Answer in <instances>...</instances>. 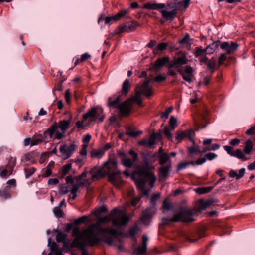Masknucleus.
<instances>
[{
    "mask_svg": "<svg viewBox=\"0 0 255 255\" xmlns=\"http://www.w3.org/2000/svg\"><path fill=\"white\" fill-rule=\"evenodd\" d=\"M110 217L100 218L99 222L91 225L82 232L79 227L74 228L72 232L74 239L71 247L83 250L86 246H93L101 241L109 245H113L115 236L118 234L117 231L113 228H102L100 226V223L108 222L111 220Z\"/></svg>",
    "mask_w": 255,
    "mask_h": 255,
    "instance_id": "obj_1",
    "label": "nucleus"
},
{
    "mask_svg": "<svg viewBox=\"0 0 255 255\" xmlns=\"http://www.w3.org/2000/svg\"><path fill=\"white\" fill-rule=\"evenodd\" d=\"M180 3L176 2H170L166 5L164 3L149 2L143 5L144 8L159 11L163 19L167 21H172L175 18L178 10L180 9Z\"/></svg>",
    "mask_w": 255,
    "mask_h": 255,
    "instance_id": "obj_2",
    "label": "nucleus"
},
{
    "mask_svg": "<svg viewBox=\"0 0 255 255\" xmlns=\"http://www.w3.org/2000/svg\"><path fill=\"white\" fill-rule=\"evenodd\" d=\"M145 164V167H139L138 171L133 173L131 176L137 186L141 190L144 189L147 181H149L151 187L153 188L154 182L156 180V177L154 172L148 167V163H146Z\"/></svg>",
    "mask_w": 255,
    "mask_h": 255,
    "instance_id": "obj_3",
    "label": "nucleus"
},
{
    "mask_svg": "<svg viewBox=\"0 0 255 255\" xmlns=\"http://www.w3.org/2000/svg\"><path fill=\"white\" fill-rule=\"evenodd\" d=\"M118 162L115 159H110L106 162L102 168L95 167L88 172L90 178L88 182H93L96 180L102 178L106 175L119 171Z\"/></svg>",
    "mask_w": 255,
    "mask_h": 255,
    "instance_id": "obj_4",
    "label": "nucleus"
},
{
    "mask_svg": "<svg viewBox=\"0 0 255 255\" xmlns=\"http://www.w3.org/2000/svg\"><path fill=\"white\" fill-rule=\"evenodd\" d=\"M89 178L88 172H84L80 176L74 178L68 176L65 179L66 184L60 187V192L62 195L65 194L69 192H72L75 188L78 190L80 186H87L92 183L88 182Z\"/></svg>",
    "mask_w": 255,
    "mask_h": 255,
    "instance_id": "obj_5",
    "label": "nucleus"
},
{
    "mask_svg": "<svg viewBox=\"0 0 255 255\" xmlns=\"http://www.w3.org/2000/svg\"><path fill=\"white\" fill-rule=\"evenodd\" d=\"M151 81V79L145 81L142 84H138L135 89L134 95L131 97V99L139 106H141L142 103V95L149 98L153 93L152 88L149 86V83Z\"/></svg>",
    "mask_w": 255,
    "mask_h": 255,
    "instance_id": "obj_6",
    "label": "nucleus"
},
{
    "mask_svg": "<svg viewBox=\"0 0 255 255\" xmlns=\"http://www.w3.org/2000/svg\"><path fill=\"white\" fill-rule=\"evenodd\" d=\"M113 225L119 227L127 224L129 221L130 217L126 215L125 212L122 210L114 209L110 215Z\"/></svg>",
    "mask_w": 255,
    "mask_h": 255,
    "instance_id": "obj_7",
    "label": "nucleus"
},
{
    "mask_svg": "<svg viewBox=\"0 0 255 255\" xmlns=\"http://www.w3.org/2000/svg\"><path fill=\"white\" fill-rule=\"evenodd\" d=\"M78 145L73 142L70 144H63L59 147V152L61 153V157L64 160L70 158L73 153L76 150Z\"/></svg>",
    "mask_w": 255,
    "mask_h": 255,
    "instance_id": "obj_8",
    "label": "nucleus"
},
{
    "mask_svg": "<svg viewBox=\"0 0 255 255\" xmlns=\"http://www.w3.org/2000/svg\"><path fill=\"white\" fill-rule=\"evenodd\" d=\"M194 214L190 211L184 212L176 214L170 220L173 222L182 221L185 222H192L194 220Z\"/></svg>",
    "mask_w": 255,
    "mask_h": 255,
    "instance_id": "obj_9",
    "label": "nucleus"
},
{
    "mask_svg": "<svg viewBox=\"0 0 255 255\" xmlns=\"http://www.w3.org/2000/svg\"><path fill=\"white\" fill-rule=\"evenodd\" d=\"M103 109L100 107L93 108L83 115L84 121H88L90 122L95 121L98 116L102 114Z\"/></svg>",
    "mask_w": 255,
    "mask_h": 255,
    "instance_id": "obj_10",
    "label": "nucleus"
},
{
    "mask_svg": "<svg viewBox=\"0 0 255 255\" xmlns=\"http://www.w3.org/2000/svg\"><path fill=\"white\" fill-rule=\"evenodd\" d=\"M59 129L55 123L44 133V135L48 134L50 138H52L55 133V138L61 139L64 137L65 132Z\"/></svg>",
    "mask_w": 255,
    "mask_h": 255,
    "instance_id": "obj_11",
    "label": "nucleus"
},
{
    "mask_svg": "<svg viewBox=\"0 0 255 255\" xmlns=\"http://www.w3.org/2000/svg\"><path fill=\"white\" fill-rule=\"evenodd\" d=\"M133 103H135L131 99V97L125 101V102L120 104L118 105V108L120 113L122 115L127 116L129 114L131 109V106Z\"/></svg>",
    "mask_w": 255,
    "mask_h": 255,
    "instance_id": "obj_12",
    "label": "nucleus"
},
{
    "mask_svg": "<svg viewBox=\"0 0 255 255\" xmlns=\"http://www.w3.org/2000/svg\"><path fill=\"white\" fill-rule=\"evenodd\" d=\"M178 72L181 75L183 79L189 83L192 82L193 77L194 69L189 66L185 67V70H179Z\"/></svg>",
    "mask_w": 255,
    "mask_h": 255,
    "instance_id": "obj_13",
    "label": "nucleus"
},
{
    "mask_svg": "<svg viewBox=\"0 0 255 255\" xmlns=\"http://www.w3.org/2000/svg\"><path fill=\"white\" fill-rule=\"evenodd\" d=\"M108 179L110 182L117 187L120 186L123 182L120 171L110 174L108 176Z\"/></svg>",
    "mask_w": 255,
    "mask_h": 255,
    "instance_id": "obj_14",
    "label": "nucleus"
},
{
    "mask_svg": "<svg viewBox=\"0 0 255 255\" xmlns=\"http://www.w3.org/2000/svg\"><path fill=\"white\" fill-rule=\"evenodd\" d=\"M219 43L220 44L221 48L223 50H225L228 54L234 52L238 47V45L236 43L233 42H220Z\"/></svg>",
    "mask_w": 255,
    "mask_h": 255,
    "instance_id": "obj_15",
    "label": "nucleus"
},
{
    "mask_svg": "<svg viewBox=\"0 0 255 255\" xmlns=\"http://www.w3.org/2000/svg\"><path fill=\"white\" fill-rule=\"evenodd\" d=\"M188 61V59L187 58L185 55H183L177 58H175L173 61L170 63L169 67L170 68H177L181 65L187 64Z\"/></svg>",
    "mask_w": 255,
    "mask_h": 255,
    "instance_id": "obj_16",
    "label": "nucleus"
},
{
    "mask_svg": "<svg viewBox=\"0 0 255 255\" xmlns=\"http://www.w3.org/2000/svg\"><path fill=\"white\" fill-rule=\"evenodd\" d=\"M156 209L153 207L152 208L147 209L144 214L142 216L141 220L145 225H148L151 220L152 215L155 214Z\"/></svg>",
    "mask_w": 255,
    "mask_h": 255,
    "instance_id": "obj_17",
    "label": "nucleus"
},
{
    "mask_svg": "<svg viewBox=\"0 0 255 255\" xmlns=\"http://www.w3.org/2000/svg\"><path fill=\"white\" fill-rule=\"evenodd\" d=\"M142 239L143 242L142 246H139L136 248L134 251V254L137 255H142L145 253L147 248V241L149 238L147 235H143Z\"/></svg>",
    "mask_w": 255,
    "mask_h": 255,
    "instance_id": "obj_18",
    "label": "nucleus"
},
{
    "mask_svg": "<svg viewBox=\"0 0 255 255\" xmlns=\"http://www.w3.org/2000/svg\"><path fill=\"white\" fill-rule=\"evenodd\" d=\"M67 235L61 232H58L56 237V240L57 242H61L64 244V248H66L71 247L72 242L69 245L70 241L67 239Z\"/></svg>",
    "mask_w": 255,
    "mask_h": 255,
    "instance_id": "obj_19",
    "label": "nucleus"
},
{
    "mask_svg": "<svg viewBox=\"0 0 255 255\" xmlns=\"http://www.w3.org/2000/svg\"><path fill=\"white\" fill-rule=\"evenodd\" d=\"M139 26V24L136 21L128 22L122 27V31L130 32L134 31Z\"/></svg>",
    "mask_w": 255,
    "mask_h": 255,
    "instance_id": "obj_20",
    "label": "nucleus"
},
{
    "mask_svg": "<svg viewBox=\"0 0 255 255\" xmlns=\"http://www.w3.org/2000/svg\"><path fill=\"white\" fill-rule=\"evenodd\" d=\"M193 132L191 130H186L185 131L178 132L176 136V139L181 141L185 138H188L189 139L192 140V134Z\"/></svg>",
    "mask_w": 255,
    "mask_h": 255,
    "instance_id": "obj_21",
    "label": "nucleus"
},
{
    "mask_svg": "<svg viewBox=\"0 0 255 255\" xmlns=\"http://www.w3.org/2000/svg\"><path fill=\"white\" fill-rule=\"evenodd\" d=\"M169 60V58L168 57H164L157 59L153 65L152 69L155 71L159 70L166 63L168 62Z\"/></svg>",
    "mask_w": 255,
    "mask_h": 255,
    "instance_id": "obj_22",
    "label": "nucleus"
},
{
    "mask_svg": "<svg viewBox=\"0 0 255 255\" xmlns=\"http://www.w3.org/2000/svg\"><path fill=\"white\" fill-rule=\"evenodd\" d=\"M72 116L70 115L69 119L67 120H62L59 122L57 125L58 128L60 130L66 131L68 128L69 125L72 121Z\"/></svg>",
    "mask_w": 255,
    "mask_h": 255,
    "instance_id": "obj_23",
    "label": "nucleus"
},
{
    "mask_svg": "<svg viewBox=\"0 0 255 255\" xmlns=\"http://www.w3.org/2000/svg\"><path fill=\"white\" fill-rule=\"evenodd\" d=\"M193 145L188 148L189 154L191 157H193L194 155H198L202 153L199 146L195 145V141L192 140Z\"/></svg>",
    "mask_w": 255,
    "mask_h": 255,
    "instance_id": "obj_24",
    "label": "nucleus"
},
{
    "mask_svg": "<svg viewBox=\"0 0 255 255\" xmlns=\"http://www.w3.org/2000/svg\"><path fill=\"white\" fill-rule=\"evenodd\" d=\"M170 166H166L161 168L159 173V180L163 181L168 176Z\"/></svg>",
    "mask_w": 255,
    "mask_h": 255,
    "instance_id": "obj_25",
    "label": "nucleus"
},
{
    "mask_svg": "<svg viewBox=\"0 0 255 255\" xmlns=\"http://www.w3.org/2000/svg\"><path fill=\"white\" fill-rule=\"evenodd\" d=\"M220 41L214 42L210 44L206 49L205 52L207 54H211L218 49Z\"/></svg>",
    "mask_w": 255,
    "mask_h": 255,
    "instance_id": "obj_26",
    "label": "nucleus"
},
{
    "mask_svg": "<svg viewBox=\"0 0 255 255\" xmlns=\"http://www.w3.org/2000/svg\"><path fill=\"white\" fill-rule=\"evenodd\" d=\"M245 168L241 169L239 170L238 173H237V172L232 170L229 172V176L232 178H235L236 179H238L243 177L245 174Z\"/></svg>",
    "mask_w": 255,
    "mask_h": 255,
    "instance_id": "obj_27",
    "label": "nucleus"
},
{
    "mask_svg": "<svg viewBox=\"0 0 255 255\" xmlns=\"http://www.w3.org/2000/svg\"><path fill=\"white\" fill-rule=\"evenodd\" d=\"M121 100V96H118L115 99H112V98H109L108 100V106L113 108H118V105L120 104L119 103Z\"/></svg>",
    "mask_w": 255,
    "mask_h": 255,
    "instance_id": "obj_28",
    "label": "nucleus"
},
{
    "mask_svg": "<svg viewBox=\"0 0 255 255\" xmlns=\"http://www.w3.org/2000/svg\"><path fill=\"white\" fill-rule=\"evenodd\" d=\"M254 145L253 142L250 140H248L245 144V146L244 149V152L246 154H250L253 149Z\"/></svg>",
    "mask_w": 255,
    "mask_h": 255,
    "instance_id": "obj_29",
    "label": "nucleus"
},
{
    "mask_svg": "<svg viewBox=\"0 0 255 255\" xmlns=\"http://www.w3.org/2000/svg\"><path fill=\"white\" fill-rule=\"evenodd\" d=\"M0 177L2 178H6L7 176L12 174L13 171L10 169H8L7 167L3 168L0 170Z\"/></svg>",
    "mask_w": 255,
    "mask_h": 255,
    "instance_id": "obj_30",
    "label": "nucleus"
},
{
    "mask_svg": "<svg viewBox=\"0 0 255 255\" xmlns=\"http://www.w3.org/2000/svg\"><path fill=\"white\" fill-rule=\"evenodd\" d=\"M160 137V134L159 133H153L151 134L148 141V146L152 147L155 144L156 139Z\"/></svg>",
    "mask_w": 255,
    "mask_h": 255,
    "instance_id": "obj_31",
    "label": "nucleus"
},
{
    "mask_svg": "<svg viewBox=\"0 0 255 255\" xmlns=\"http://www.w3.org/2000/svg\"><path fill=\"white\" fill-rule=\"evenodd\" d=\"M130 88V84L129 80L127 79L123 82L122 84V93L127 95L128 92Z\"/></svg>",
    "mask_w": 255,
    "mask_h": 255,
    "instance_id": "obj_32",
    "label": "nucleus"
},
{
    "mask_svg": "<svg viewBox=\"0 0 255 255\" xmlns=\"http://www.w3.org/2000/svg\"><path fill=\"white\" fill-rule=\"evenodd\" d=\"M16 158L11 157L8 159V163H7L6 167L8 169L12 170V171H13V169L16 165Z\"/></svg>",
    "mask_w": 255,
    "mask_h": 255,
    "instance_id": "obj_33",
    "label": "nucleus"
},
{
    "mask_svg": "<svg viewBox=\"0 0 255 255\" xmlns=\"http://www.w3.org/2000/svg\"><path fill=\"white\" fill-rule=\"evenodd\" d=\"M9 189L10 188H9L8 186H6L3 190L0 191V196L5 199L9 198L10 197V194L9 193Z\"/></svg>",
    "mask_w": 255,
    "mask_h": 255,
    "instance_id": "obj_34",
    "label": "nucleus"
},
{
    "mask_svg": "<svg viewBox=\"0 0 255 255\" xmlns=\"http://www.w3.org/2000/svg\"><path fill=\"white\" fill-rule=\"evenodd\" d=\"M122 163L125 167H131L134 161L130 159L124 158L122 159Z\"/></svg>",
    "mask_w": 255,
    "mask_h": 255,
    "instance_id": "obj_35",
    "label": "nucleus"
},
{
    "mask_svg": "<svg viewBox=\"0 0 255 255\" xmlns=\"http://www.w3.org/2000/svg\"><path fill=\"white\" fill-rule=\"evenodd\" d=\"M159 163L161 165L165 163L169 159V155L166 153H163L159 155Z\"/></svg>",
    "mask_w": 255,
    "mask_h": 255,
    "instance_id": "obj_36",
    "label": "nucleus"
},
{
    "mask_svg": "<svg viewBox=\"0 0 255 255\" xmlns=\"http://www.w3.org/2000/svg\"><path fill=\"white\" fill-rule=\"evenodd\" d=\"M212 189V187H203V188H198L195 189V191L199 194H202L209 192L210 190Z\"/></svg>",
    "mask_w": 255,
    "mask_h": 255,
    "instance_id": "obj_37",
    "label": "nucleus"
},
{
    "mask_svg": "<svg viewBox=\"0 0 255 255\" xmlns=\"http://www.w3.org/2000/svg\"><path fill=\"white\" fill-rule=\"evenodd\" d=\"M234 155L233 156L236 157L239 159H242L243 160H246L247 159L244 155V153L240 149H237L234 152Z\"/></svg>",
    "mask_w": 255,
    "mask_h": 255,
    "instance_id": "obj_38",
    "label": "nucleus"
},
{
    "mask_svg": "<svg viewBox=\"0 0 255 255\" xmlns=\"http://www.w3.org/2000/svg\"><path fill=\"white\" fill-rule=\"evenodd\" d=\"M35 171V169L33 167H30L25 169V176L26 178L30 177Z\"/></svg>",
    "mask_w": 255,
    "mask_h": 255,
    "instance_id": "obj_39",
    "label": "nucleus"
},
{
    "mask_svg": "<svg viewBox=\"0 0 255 255\" xmlns=\"http://www.w3.org/2000/svg\"><path fill=\"white\" fill-rule=\"evenodd\" d=\"M72 168V163H67L64 165L62 169V172L63 174V176H65L67 174L69 171Z\"/></svg>",
    "mask_w": 255,
    "mask_h": 255,
    "instance_id": "obj_40",
    "label": "nucleus"
},
{
    "mask_svg": "<svg viewBox=\"0 0 255 255\" xmlns=\"http://www.w3.org/2000/svg\"><path fill=\"white\" fill-rule=\"evenodd\" d=\"M205 53H206L205 49H202L201 47H197L195 51L194 52V55L196 57L202 56Z\"/></svg>",
    "mask_w": 255,
    "mask_h": 255,
    "instance_id": "obj_41",
    "label": "nucleus"
},
{
    "mask_svg": "<svg viewBox=\"0 0 255 255\" xmlns=\"http://www.w3.org/2000/svg\"><path fill=\"white\" fill-rule=\"evenodd\" d=\"M177 119L173 116H171L169 120V124L171 126V130H174L177 126Z\"/></svg>",
    "mask_w": 255,
    "mask_h": 255,
    "instance_id": "obj_42",
    "label": "nucleus"
},
{
    "mask_svg": "<svg viewBox=\"0 0 255 255\" xmlns=\"http://www.w3.org/2000/svg\"><path fill=\"white\" fill-rule=\"evenodd\" d=\"M167 45L165 43H161L158 45L157 48L154 49V54L157 53V51L160 50L163 51L167 48Z\"/></svg>",
    "mask_w": 255,
    "mask_h": 255,
    "instance_id": "obj_43",
    "label": "nucleus"
},
{
    "mask_svg": "<svg viewBox=\"0 0 255 255\" xmlns=\"http://www.w3.org/2000/svg\"><path fill=\"white\" fill-rule=\"evenodd\" d=\"M53 211L57 217H61L63 216V212L59 207H55Z\"/></svg>",
    "mask_w": 255,
    "mask_h": 255,
    "instance_id": "obj_44",
    "label": "nucleus"
},
{
    "mask_svg": "<svg viewBox=\"0 0 255 255\" xmlns=\"http://www.w3.org/2000/svg\"><path fill=\"white\" fill-rule=\"evenodd\" d=\"M103 154V152L101 150H94L91 152V156L93 158H101Z\"/></svg>",
    "mask_w": 255,
    "mask_h": 255,
    "instance_id": "obj_45",
    "label": "nucleus"
},
{
    "mask_svg": "<svg viewBox=\"0 0 255 255\" xmlns=\"http://www.w3.org/2000/svg\"><path fill=\"white\" fill-rule=\"evenodd\" d=\"M51 251L54 255H63L61 251L57 248L56 244L52 245Z\"/></svg>",
    "mask_w": 255,
    "mask_h": 255,
    "instance_id": "obj_46",
    "label": "nucleus"
},
{
    "mask_svg": "<svg viewBox=\"0 0 255 255\" xmlns=\"http://www.w3.org/2000/svg\"><path fill=\"white\" fill-rule=\"evenodd\" d=\"M171 128L166 127L164 129V133L165 136L169 139H172V134L171 133Z\"/></svg>",
    "mask_w": 255,
    "mask_h": 255,
    "instance_id": "obj_47",
    "label": "nucleus"
},
{
    "mask_svg": "<svg viewBox=\"0 0 255 255\" xmlns=\"http://www.w3.org/2000/svg\"><path fill=\"white\" fill-rule=\"evenodd\" d=\"M128 10H124L121 11L115 15L116 20H119L121 18L125 16L127 13H128Z\"/></svg>",
    "mask_w": 255,
    "mask_h": 255,
    "instance_id": "obj_48",
    "label": "nucleus"
},
{
    "mask_svg": "<svg viewBox=\"0 0 255 255\" xmlns=\"http://www.w3.org/2000/svg\"><path fill=\"white\" fill-rule=\"evenodd\" d=\"M206 161V158L205 157H204L202 158L198 159V160H196V161L195 162H193V161L191 162V164L193 165H200L204 164Z\"/></svg>",
    "mask_w": 255,
    "mask_h": 255,
    "instance_id": "obj_49",
    "label": "nucleus"
},
{
    "mask_svg": "<svg viewBox=\"0 0 255 255\" xmlns=\"http://www.w3.org/2000/svg\"><path fill=\"white\" fill-rule=\"evenodd\" d=\"M162 209L163 212L169 210L171 209V205L167 200H165L163 203Z\"/></svg>",
    "mask_w": 255,
    "mask_h": 255,
    "instance_id": "obj_50",
    "label": "nucleus"
},
{
    "mask_svg": "<svg viewBox=\"0 0 255 255\" xmlns=\"http://www.w3.org/2000/svg\"><path fill=\"white\" fill-rule=\"evenodd\" d=\"M191 0H183L182 1L176 2L178 3H180V9L182 7V6L184 7V9H186L189 6Z\"/></svg>",
    "mask_w": 255,
    "mask_h": 255,
    "instance_id": "obj_51",
    "label": "nucleus"
},
{
    "mask_svg": "<svg viewBox=\"0 0 255 255\" xmlns=\"http://www.w3.org/2000/svg\"><path fill=\"white\" fill-rule=\"evenodd\" d=\"M139 230L137 225L134 226L129 231V234L131 236H134Z\"/></svg>",
    "mask_w": 255,
    "mask_h": 255,
    "instance_id": "obj_52",
    "label": "nucleus"
},
{
    "mask_svg": "<svg viewBox=\"0 0 255 255\" xmlns=\"http://www.w3.org/2000/svg\"><path fill=\"white\" fill-rule=\"evenodd\" d=\"M218 155L214 153H209L206 154L205 155V157L206 158V160L208 159L209 160H212L213 159H216Z\"/></svg>",
    "mask_w": 255,
    "mask_h": 255,
    "instance_id": "obj_53",
    "label": "nucleus"
},
{
    "mask_svg": "<svg viewBox=\"0 0 255 255\" xmlns=\"http://www.w3.org/2000/svg\"><path fill=\"white\" fill-rule=\"evenodd\" d=\"M88 146L86 144H83L82 146V148L81 150L80 151V154L84 157V158L85 159L86 155H87V149Z\"/></svg>",
    "mask_w": 255,
    "mask_h": 255,
    "instance_id": "obj_54",
    "label": "nucleus"
},
{
    "mask_svg": "<svg viewBox=\"0 0 255 255\" xmlns=\"http://www.w3.org/2000/svg\"><path fill=\"white\" fill-rule=\"evenodd\" d=\"M224 148L225 150L231 156H233L234 155L235 151L233 150V149L232 147L229 146H224Z\"/></svg>",
    "mask_w": 255,
    "mask_h": 255,
    "instance_id": "obj_55",
    "label": "nucleus"
},
{
    "mask_svg": "<svg viewBox=\"0 0 255 255\" xmlns=\"http://www.w3.org/2000/svg\"><path fill=\"white\" fill-rule=\"evenodd\" d=\"M91 55L90 54L88 53H85L81 56L80 58H79V60L83 62L86 60L91 58Z\"/></svg>",
    "mask_w": 255,
    "mask_h": 255,
    "instance_id": "obj_56",
    "label": "nucleus"
},
{
    "mask_svg": "<svg viewBox=\"0 0 255 255\" xmlns=\"http://www.w3.org/2000/svg\"><path fill=\"white\" fill-rule=\"evenodd\" d=\"M172 111V107H169L163 113L161 116L162 118H164L165 119H167L168 117V115L170 112Z\"/></svg>",
    "mask_w": 255,
    "mask_h": 255,
    "instance_id": "obj_57",
    "label": "nucleus"
},
{
    "mask_svg": "<svg viewBox=\"0 0 255 255\" xmlns=\"http://www.w3.org/2000/svg\"><path fill=\"white\" fill-rule=\"evenodd\" d=\"M166 78L165 76L159 74L154 78L153 81H155L157 82H160L161 81H164L166 79Z\"/></svg>",
    "mask_w": 255,
    "mask_h": 255,
    "instance_id": "obj_58",
    "label": "nucleus"
},
{
    "mask_svg": "<svg viewBox=\"0 0 255 255\" xmlns=\"http://www.w3.org/2000/svg\"><path fill=\"white\" fill-rule=\"evenodd\" d=\"M91 138V136L89 134H86L82 140L83 142L84 143L83 144H86L87 146H88V143L89 142Z\"/></svg>",
    "mask_w": 255,
    "mask_h": 255,
    "instance_id": "obj_59",
    "label": "nucleus"
},
{
    "mask_svg": "<svg viewBox=\"0 0 255 255\" xmlns=\"http://www.w3.org/2000/svg\"><path fill=\"white\" fill-rule=\"evenodd\" d=\"M129 154H130L132 157V160L135 162L138 158V155L136 153H135L133 150H131L128 152Z\"/></svg>",
    "mask_w": 255,
    "mask_h": 255,
    "instance_id": "obj_60",
    "label": "nucleus"
},
{
    "mask_svg": "<svg viewBox=\"0 0 255 255\" xmlns=\"http://www.w3.org/2000/svg\"><path fill=\"white\" fill-rule=\"evenodd\" d=\"M212 202L211 201H207L205 202H201V206L203 209H206L209 207L211 204Z\"/></svg>",
    "mask_w": 255,
    "mask_h": 255,
    "instance_id": "obj_61",
    "label": "nucleus"
},
{
    "mask_svg": "<svg viewBox=\"0 0 255 255\" xmlns=\"http://www.w3.org/2000/svg\"><path fill=\"white\" fill-rule=\"evenodd\" d=\"M87 219V217L86 216H82L75 221L76 224H81L85 222Z\"/></svg>",
    "mask_w": 255,
    "mask_h": 255,
    "instance_id": "obj_62",
    "label": "nucleus"
},
{
    "mask_svg": "<svg viewBox=\"0 0 255 255\" xmlns=\"http://www.w3.org/2000/svg\"><path fill=\"white\" fill-rule=\"evenodd\" d=\"M7 186L9 187V186H11L13 187L16 186V181L15 179H11L8 180L6 182Z\"/></svg>",
    "mask_w": 255,
    "mask_h": 255,
    "instance_id": "obj_63",
    "label": "nucleus"
},
{
    "mask_svg": "<svg viewBox=\"0 0 255 255\" xmlns=\"http://www.w3.org/2000/svg\"><path fill=\"white\" fill-rule=\"evenodd\" d=\"M246 133L249 135H253L255 133V126L252 127L246 131Z\"/></svg>",
    "mask_w": 255,
    "mask_h": 255,
    "instance_id": "obj_64",
    "label": "nucleus"
}]
</instances>
